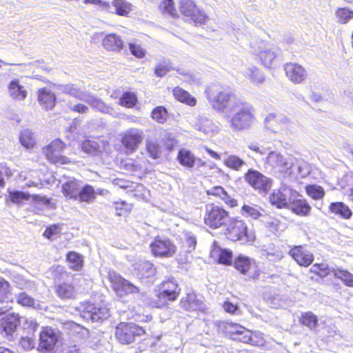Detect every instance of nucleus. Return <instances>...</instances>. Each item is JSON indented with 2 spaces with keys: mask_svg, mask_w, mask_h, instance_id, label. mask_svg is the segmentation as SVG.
Listing matches in <instances>:
<instances>
[{
  "mask_svg": "<svg viewBox=\"0 0 353 353\" xmlns=\"http://www.w3.org/2000/svg\"><path fill=\"white\" fill-rule=\"evenodd\" d=\"M205 94L213 109L220 112L233 110L239 101L234 93L221 90L219 85L215 84L208 86Z\"/></svg>",
  "mask_w": 353,
  "mask_h": 353,
  "instance_id": "f257e3e1",
  "label": "nucleus"
},
{
  "mask_svg": "<svg viewBox=\"0 0 353 353\" xmlns=\"http://www.w3.org/2000/svg\"><path fill=\"white\" fill-rule=\"evenodd\" d=\"M224 234L232 242L240 241L248 245H252L256 239L254 232L249 229L245 221L236 216H230L224 227Z\"/></svg>",
  "mask_w": 353,
  "mask_h": 353,
  "instance_id": "f03ea898",
  "label": "nucleus"
},
{
  "mask_svg": "<svg viewBox=\"0 0 353 353\" xmlns=\"http://www.w3.org/2000/svg\"><path fill=\"white\" fill-rule=\"evenodd\" d=\"M230 218V212L223 206L214 203L205 205L203 221L209 229L218 230L225 227Z\"/></svg>",
  "mask_w": 353,
  "mask_h": 353,
  "instance_id": "7ed1b4c3",
  "label": "nucleus"
},
{
  "mask_svg": "<svg viewBox=\"0 0 353 353\" xmlns=\"http://www.w3.org/2000/svg\"><path fill=\"white\" fill-rule=\"evenodd\" d=\"M181 288L177 282L172 280L163 281L156 290V298L151 301L154 307H167L169 303L174 302L181 294Z\"/></svg>",
  "mask_w": 353,
  "mask_h": 353,
  "instance_id": "20e7f679",
  "label": "nucleus"
},
{
  "mask_svg": "<svg viewBox=\"0 0 353 353\" xmlns=\"http://www.w3.org/2000/svg\"><path fill=\"white\" fill-rule=\"evenodd\" d=\"M66 148L67 145L61 139H54L43 146L41 152L49 163L56 166H61L70 165L72 163L70 158L63 154V152Z\"/></svg>",
  "mask_w": 353,
  "mask_h": 353,
  "instance_id": "39448f33",
  "label": "nucleus"
},
{
  "mask_svg": "<svg viewBox=\"0 0 353 353\" xmlns=\"http://www.w3.org/2000/svg\"><path fill=\"white\" fill-rule=\"evenodd\" d=\"M232 265L236 271L246 276L250 281L258 280L261 272L255 260L243 254L234 258Z\"/></svg>",
  "mask_w": 353,
  "mask_h": 353,
  "instance_id": "423d86ee",
  "label": "nucleus"
},
{
  "mask_svg": "<svg viewBox=\"0 0 353 353\" xmlns=\"http://www.w3.org/2000/svg\"><path fill=\"white\" fill-rule=\"evenodd\" d=\"M149 249L154 257L160 259L171 258L176 252V247L171 239L159 235L152 239Z\"/></svg>",
  "mask_w": 353,
  "mask_h": 353,
  "instance_id": "0eeeda50",
  "label": "nucleus"
},
{
  "mask_svg": "<svg viewBox=\"0 0 353 353\" xmlns=\"http://www.w3.org/2000/svg\"><path fill=\"white\" fill-rule=\"evenodd\" d=\"M179 9L183 16L195 25H204L209 19L208 16L198 7L194 0H179Z\"/></svg>",
  "mask_w": 353,
  "mask_h": 353,
  "instance_id": "6e6552de",
  "label": "nucleus"
},
{
  "mask_svg": "<svg viewBox=\"0 0 353 353\" xmlns=\"http://www.w3.org/2000/svg\"><path fill=\"white\" fill-rule=\"evenodd\" d=\"M111 287L118 296H125L130 294H141L144 296V293L140 292V288L128 280L124 279L120 274L115 272H110L108 276Z\"/></svg>",
  "mask_w": 353,
  "mask_h": 353,
  "instance_id": "1a4fd4ad",
  "label": "nucleus"
},
{
  "mask_svg": "<svg viewBox=\"0 0 353 353\" xmlns=\"http://www.w3.org/2000/svg\"><path fill=\"white\" fill-rule=\"evenodd\" d=\"M255 121L254 109L248 105H243L230 119V126L239 131L250 128Z\"/></svg>",
  "mask_w": 353,
  "mask_h": 353,
  "instance_id": "9d476101",
  "label": "nucleus"
},
{
  "mask_svg": "<svg viewBox=\"0 0 353 353\" xmlns=\"http://www.w3.org/2000/svg\"><path fill=\"white\" fill-rule=\"evenodd\" d=\"M243 177L245 182L259 193L267 194L272 188V179L256 170L248 169Z\"/></svg>",
  "mask_w": 353,
  "mask_h": 353,
  "instance_id": "9b49d317",
  "label": "nucleus"
},
{
  "mask_svg": "<svg viewBox=\"0 0 353 353\" xmlns=\"http://www.w3.org/2000/svg\"><path fill=\"white\" fill-rule=\"evenodd\" d=\"M143 138V132L141 129L129 128L121 134V147L126 154H132L139 149Z\"/></svg>",
  "mask_w": 353,
  "mask_h": 353,
  "instance_id": "f8f14e48",
  "label": "nucleus"
},
{
  "mask_svg": "<svg viewBox=\"0 0 353 353\" xmlns=\"http://www.w3.org/2000/svg\"><path fill=\"white\" fill-rule=\"evenodd\" d=\"M121 168L141 179L150 172V162L145 157L126 158L121 161Z\"/></svg>",
  "mask_w": 353,
  "mask_h": 353,
  "instance_id": "ddd939ff",
  "label": "nucleus"
},
{
  "mask_svg": "<svg viewBox=\"0 0 353 353\" xmlns=\"http://www.w3.org/2000/svg\"><path fill=\"white\" fill-rule=\"evenodd\" d=\"M83 315L93 321H103L110 316V310L104 303L86 302L83 307Z\"/></svg>",
  "mask_w": 353,
  "mask_h": 353,
  "instance_id": "4468645a",
  "label": "nucleus"
},
{
  "mask_svg": "<svg viewBox=\"0 0 353 353\" xmlns=\"http://www.w3.org/2000/svg\"><path fill=\"white\" fill-rule=\"evenodd\" d=\"M176 159L181 166L188 169H191L195 165L198 167L206 165L205 161L196 157L193 152L185 148L179 149Z\"/></svg>",
  "mask_w": 353,
  "mask_h": 353,
  "instance_id": "2eb2a0df",
  "label": "nucleus"
},
{
  "mask_svg": "<svg viewBox=\"0 0 353 353\" xmlns=\"http://www.w3.org/2000/svg\"><path fill=\"white\" fill-rule=\"evenodd\" d=\"M288 254L301 267H309L314 260L313 253L301 245L291 247Z\"/></svg>",
  "mask_w": 353,
  "mask_h": 353,
  "instance_id": "dca6fc26",
  "label": "nucleus"
},
{
  "mask_svg": "<svg viewBox=\"0 0 353 353\" xmlns=\"http://www.w3.org/2000/svg\"><path fill=\"white\" fill-rule=\"evenodd\" d=\"M208 196H213L222 200L229 208H233L238 206V201L232 197L228 192L221 185H215L205 191Z\"/></svg>",
  "mask_w": 353,
  "mask_h": 353,
  "instance_id": "f3484780",
  "label": "nucleus"
},
{
  "mask_svg": "<svg viewBox=\"0 0 353 353\" xmlns=\"http://www.w3.org/2000/svg\"><path fill=\"white\" fill-rule=\"evenodd\" d=\"M284 70L288 78L294 83H302L307 76L305 68L295 63H286Z\"/></svg>",
  "mask_w": 353,
  "mask_h": 353,
  "instance_id": "a211bd4d",
  "label": "nucleus"
},
{
  "mask_svg": "<svg viewBox=\"0 0 353 353\" xmlns=\"http://www.w3.org/2000/svg\"><path fill=\"white\" fill-rule=\"evenodd\" d=\"M233 340L248 343L252 345L260 346L264 344V339L261 332H229Z\"/></svg>",
  "mask_w": 353,
  "mask_h": 353,
  "instance_id": "6ab92c4d",
  "label": "nucleus"
},
{
  "mask_svg": "<svg viewBox=\"0 0 353 353\" xmlns=\"http://www.w3.org/2000/svg\"><path fill=\"white\" fill-rule=\"evenodd\" d=\"M61 332H40L38 349L41 351H51L60 343Z\"/></svg>",
  "mask_w": 353,
  "mask_h": 353,
  "instance_id": "aec40b11",
  "label": "nucleus"
},
{
  "mask_svg": "<svg viewBox=\"0 0 353 353\" xmlns=\"http://www.w3.org/2000/svg\"><path fill=\"white\" fill-rule=\"evenodd\" d=\"M37 100L39 105L44 110H52L56 105L55 94L48 88H41L37 90Z\"/></svg>",
  "mask_w": 353,
  "mask_h": 353,
  "instance_id": "412c9836",
  "label": "nucleus"
},
{
  "mask_svg": "<svg viewBox=\"0 0 353 353\" xmlns=\"http://www.w3.org/2000/svg\"><path fill=\"white\" fill-rule=\"evenodd\" d=\"M330 270L328 264L325 263H316L312 264L308 270L309 279L311 281L319 282L330 274Z\"/></svg>",
  "mask_w": 353,
  "mask_h": 353,
  "instance_id": "4be33fe9",
  "label": "nucleus"
},
{
  "mask_svg": "<svg viewBox=\"0 0 353 353\" xmlns=\"http://www.w3.org/2000/svg\"><path fill=\"white\" fill-rule=\"evenodd\" d=\"M101 45L108 51L120 52L124 47V42L119 34L110 33L103 38Z\"/></svg>",
  "mask_w": 353,
  "mask_h": 353,
  "instance_id": "5701e85b",
  "label": "nucleus"
},
{
  "mask_svg": "<svg viewBox=\"0 0 353 353\" xmlns=\"http://www.w3.org/2000/svg\"><path fill=\"white\" fill-rule=\"evenodd\" d=\"M54 292L61 299H74L77 296V290L72 282L59 283L54 286Z\"/></svg>",
  "mask_w": 353,
  "mask_h": 353,
  "instance_id": "b1692460",
  "label": "nucleus"
},
{
  "mask_svg": "<svg viewBox=\"0 0 353 353\" xmlns=\"http://www.w3.org/2000/svg\"><path fill=\"white\" fill-rule=\"evenodd\" d=\"M288 208L294 214L301 216H308L312 209L311 205L305 199H293L289 203Z\"/></svg>",
  "mask_w": 353,
  "mask_h": 353,
  "instance_id": "393cba45",
  "label": "nucleus"
},
{
  "mask_svg": "<svg viewBox=\"0 0 353 353\" xmlns=\"http://www.w3.org/2000/svg\"><path fill=\"white\" fill-rule=\"evenodd\" d=\"M134 270L141 279H145L153 277L156 274L157 268L150 261H143L136 265Z\"/></svg>",
  "mask_w": 353,
  "mask_h": 353,
  "instance_id": "a878e982",
  "label": "nucleus"
},
{
  "mask_svg": "<svg viewBox=\"0 0 353 353\" xmlns=\"http://www.w3.org/2000/svg\"><path fill=\"white\" fill-rule=\"evenodd\" d=\"M80 188V181L73 178L62 184L61 192L68 199L75 201Z\"/></svg>",
  "mask_w": 353,
  "mask_h": 353,
  "instance_id": "bb28decb",
  "label": "nucleus"
},
{
  "mask_svg": "<svg viewBox=\"0 0 353 353\" xmlns=\"http://www.w3.org/2000/svg\"><path fill=\"white\" fill-rule=\"evenodd\" d=\"M328 210L332 214L345 220L351 219L353 214L350 207L341 201L331 203Z\"/></svg>",
  "mask_w": 353,
  "mask_h": 353,
  "instance_id": "cd10ccee",
  "label": "nucleus"
},
{
  "mask_svg": "<svg viewBox=\"0 0 353 353\" xmlns=\"http://www.w3.org/2000/svg\"><path fill=\"white\" fill-rule=\"evenodd\" d=\"M8 90L11 98L16 101H23L28 95L27 90L17 79L12 80L9 83Z\"/></svg>",
  "mask_w": 353,
  "mask_h": 353,
  "instance_id": "c85d7f7f",
  "label": "nucleus"
},
{
  "mask_svg": "<svg viewBox=\"0 0 353 353\" xmlns=\"http://www.w3.org/2000/svg\"><path fill=\"white\" fill-rule=\"evenodd\" d=\"M97 198V192L94 188L90 184H85L80 188L75 201L79 203H91Z\"/></svg>",
  "mask_w": 353,
  "mask_h": 353,
  "instance_id": "c756f323",
  "label": "nucleus"
},
{
  "mask_svg": "<svg viewBox=\"0 0 353 353\" xmlns=\"http://www.w3.org/2000/svg\"><path fill=\"white\" fill-rule=\"evenodd\" d=\"M172 94L174 99L180 103L190 107H194L196 105V99L181 87H174L172 89Z\"/></svg>",
  "mask_w": 353,
  "mask_h": 353,
  "instance_id": "7c9ffc66",
  "label": "nucleus"
},
{
  "mask_svg": "<svg viewBox=\"0 0 353 353\" xmlns=\"http://www.w3.org/2000/svg\"><path fill=\"white\" fill-rule=\"evenodd\" d=\"M212 254L216 257L218 263L225 265H231L233 263V252L229 249L217 246L212 250Z\"/></svg>",
  "mask_w": 353,
  "mask_h": 353,
  "instance_id": "2f4dec72",
  "label": "nucleus"
},
{
  "mask_svg": "<svg viewBox=\"0 0 353 353\" xmlns=\"http://www.w3.org/2000/svg\"><path fill=\"white\" fill-rule=\"evenodd\" d=\"M70 268L75 272L81 271L83 268V256L75 251H69L65 256Z\"/></svg>",
  "mask_w": 353,
  "mask_h": 353,
  "instance_id": "473e14b6",
  "label": "nucleus"
},
{
  "mask_svg": "<svg viewBox=\"0 0 353 353\" xmlns=\"http://www.w3.org/2000/svg\"><path fill=\"white\" fill-rule=\"evenodd\" d=\"M19 142L26 149H33L37 145L34 134L30 129H23L19 134Z\"/></svg>",
  "mask_w": 353,
  "mask_h": 353,
  "instance_id": "72a5a7b5",
  "label": "nucleus"
},
{
  "mask_svg": "<svg viewBox=\"0 0 353 353\" xmlns=\"http://www.w3.org/2000/svg\"><path fill=\"white\" fill-rule=\"evenodd\" d=\"M299 322L301 325L311 330L316 329L319 325L318 316L311 311L301 313L299 318Z\"/></svg>",
  "mask_w": 353,
  "mask_h": 353,
  "instance_id": "f704fd0d",
  "label": "nucleus"
},
{
  "mask_svg": "<svg viewBox=\"0 0 353 353\" xmlns=\"http://www.w3.org/2000/svg\"><path fill=\"white\" fill-rule=\"evenodd\" d=\"M332 273L335 279L341 281L345 286L353 288V274L347 270L336 268L332 270Z\"/></svg>",
  "mask_w": 353,
  "mask_h": 353,
  "instance_id": "c9c22d12",
  "label": "nucleus"
},
{
  "mask_svg": "<svg viewBox=\"0 0 353 353\" xmlns=\"http://www.w3.org/2000/svg\"><path fill=\"white\" fill-rule=\"evenodd\" d=\"M269 201L279 209L288 208L289 205L286 196L280 190L273 191L269 196Z\"/></svg>",
  "mask_w": 353,
  "mask_h": 353,
  "instance_id": "e433bc0d",
  "label": "nucleus"
},
{
  "mask_svg": "<svg viewBox=\"0 0 353 353\" xmlns=\"http://www.w3.org/2000/svg\"><path fill=\"white\" fill-rule=\"evenodd\" d=\"M181 306L187 311L196 309L200 306V301L196 298V294L193 292H189L183 297L180 301Z\"/></svg>",
  "mask_w": 353,
  "mask_h": 353,
  "instance_id": "4c0bfd02",
  "label": "nucleus"
},
{
  "mask_svg": "<svg viewBox=\"0 0 353 353\" xmlns=\"http://www.w3.org/2000/svg\"><path fill=\"white\" fill-rule=\"evenodd\" d=\"M112 4L118 16L127 17L132 10V5L125 0H113Z\"/></svg>",
  "mask_w": 353,
  "mask_h": 353,
  "instance_id": "58836bf2",
  "label": "nucleus"
},
{
  "mask_svg": "<svg viewBox=\"0 0 353 353\" xmlns=\"http://www.w3.org/2000/svg\"><path fill=\"white\" fill-rule=\"evenodd\" d=\"M223 164L225 167L230 170L239 171L243 166L246 165V163L240 157L236 154H230L224 159Z\"/></svg>",
  "mask_w": 353,
  "mask_h": 353,
  "instance_id": "ea45409f",
  "label": "nucleus"
},
{
  "mask_svg": "<svg viewBox=\"0 0 353 353\" xmlns=\"http://www.w3.org/2000/svg\"><path fill=\"white\" fill-rule=\"evenodd\" d=\"M305 191L309 197L315 201L323 199L325 194L324 188L316 184L306 185Z\"/></svg>",
  "mask_w": 353,
  "mask_h": 353,
  "instance_id": "a19ab883",
  "label": "nucleus"
},
{
  "mask_svg": "<svg viewBox=\"0 0 353 353\" xmlns=\"http://www.w3.org/2000/svg\"><path fill=\"white\" fill-rule=\"evenodd\" d=\"M145 144V150L151 158L157 159L161 157V149L157 139H148Z\"/></svg>",
  "mask_w": 353,
  "mask_h": 353,
  "instance_id": "79ce46f5",
  "label": "nucleus"
},
{
  "mask_svg": "<svg viewBox=\"0 0 353 353\" xmlns=\"http://www.w3.org/2000/svg\"><path fill=\"white\" fill-rule=\"evenodd\" d=\"M11 286L4 278L0 277V303H12Z\"/></svg>",
  "mask_w": 353,
  "mask_h": 353,
  "instance_id": "37998d69",
  "label": "nucleus"
},
{
  "mask_svg": "<svg viewBox=\"0 0 353 353\" xmlns=\"http://www.w3.org/2000/svg\"><path fill=\"white\" fill-rule=\"evenodd\" d=\"M138 102L137 96L133 92H124L119 100V105L126 108H134Z\"/></svg>",
  "mask_w": 353,
  "mask_h": 353,
  "instance_id": "c03bdc74",
  "label": "nucleus"
},
{
  "mask_svg": "<svg viewBox=\"0 0 353 353\" xmlns=\"http://www.w3.org/2000/svg\"><path fill=\"white\" fill-rule=\"evenodd\" d=\"M130 54L138 59L143 58L146 54V50L142 43L138 39H132L128 43Z\"/></svg>",
  "mask_w": 353,
  "mask_h": 353,
  "instance_id": "a18cd8bd",
  "label": "nucleus"
},
{
  "mask_svg": "<svg viewBox=\"0 0 353 353\" xmlns=\"http://www.w3.org/2000/svg\"><path fill=\"white\" fill-rule=\"evenodd\" d=\"M113 205L116 214L119 216H128L133 209L132 203H127L123 200L115 201Z\"/></svg>",
  "mask_w": 353,
  "mask_h": 353,
  "instance_id": "49530a36",
  "label": "nucleus"
},
{
  "mask_svg": "<svg viewBox=\"0 0 353 353\" xmlns=\"http://www.w3.org/2000/svg\"><path fill=\"white\" fill-rule=\"evenodd\" d=\"M259 59L261 63L267 68H271L273 65V62L275 60L276 55L275 52L270 50L266 49L260 51L259 54Z\"/></svg>",
  "mask_w": 353,
  "mask_h": 353,
  "instance_id": "de8ad7c7",
  "label": "nucleus"
},
{
  "mask_svg": "<svg viewBox=\"0 0 353 353\" xmlns=\"http://www.w3.org/2000/svg\"><path fill=\"white\" fill-rule=\"evenodd\" d=\"M151 117L159 123H164L167 121L168 110L163 105H158L151 112Z\"/></svg>",
  "mask_w": 353,
  "mask_h": 353,
  "instance_id": "09e8293b",
  "label": "nucleus"
},
{
  "mask_svg": "<svg viewBox=\"0 0 353 353\" xmlns=\"http://www.w3.org/2000/svg\"><path fill=\"white\" fill-rule=\"evenodd\" d=\"M336 17L339 23L345 24L353 19V11L347 8H339L336 10Z\"/></svg>",
  "mask_w": 353,
  "mask_h": 353,
  "instance_id": "8fccbe9b",
  "label": "nucleus"
},
{
  "mask_svg": "<svg viewBox=\"0 0 353 353\" xmlns=\"http://www.w3.org/2000/svg\"><path fill=\"white\" fill-rule=\"evenodd\" d=\"M61 223H54L47 226L43 233V236L48 239L59 236L61 234Z\"/></svg>",
  "mask_w": 353,
  "mask_h": 353,
  "instance_id": "3c124183",
  "label": "nucleus"
},
{
  "mask_svg": "<svg viewBox=\"0 0 353 353\" xmlns=\"http://www.w3.org/2000/svg\"><path fill=\"white\" fill-rule=\"evenodd\" d=\"M241 214L245 217H250L253 219H257L262 216L259 208L246 204L242 205Z\"/></svg>",
  "mask_w": 353,
  "mask_h": 353,
  "instance_id": "603ef678",
  "label": "nucleus"
},
{
  "mask_svg": "<svg viewBox=\"0 0 353 353\" xmlns=\"http://www.w3.org/2000/svg\"><path fill=\"white\" fill-rule=\"evenodd\" d=\"M30 199V194L28 192L21 191H11L8 194V199L10 201L20 204L23 201H28Z\"/></svg>",
  "mask_w": 353,
  "mask_h": 353,
  "instance_id": "864d4df0",
  "label": "nucleus"
},
{
  "mask_svg": "<svg viewBox=\"0 0 353 353\" xmlns=\"http://www.w3.org/2000/svg\"><path fill=\"white\" fill-rule=\"evenodd\" d=\"M196 245V239L194 236L185 235L182 241L181 248L185 252L190 253L195 250Z\"/></svg>",
  "mask_w": 353,
  "mask_h": 353,
  "instance_id": "5fc2aeb1",
  "label": "nucleus"
},
{
  "mask_svg": "<svg viewBox=\"0 0 353 353\" xmlns=\"http://www.w3.org/2000/svg\"><path fill=\"white\" fill-rule=\"evenodd\" d=\"M163 13L168 14L172 17H177L178 14L173 0H163L161 4Z\"/></svg>",
  "mask_w": 353,
  "mask_h": 353,
  "instance_id": "6e6d98bb",
  "label": "nucleus"
},
{
  "mask_svg": "<svg viewBox=\"0 0 353 353\" xmlns=\"http://www.w3.org/2000/svg\"><path fill=\"white\" fill-rule=\"evenodd\" d=\"M148 192L145 187L139 183H134V185L129 192L132 193L133 197L137 199L145 198V193Z\"/></svg>",
  "mask_w": 353,
  "mask_h": 353,
  "instance_id": "4d7b16f0",
  "label": "nucleus"
},
{
  "mask_svg": "<svg viewBox=\"0 0 353 353\" xmlns=\"http://www.w3.org/2000/svg\"><path fill=\"white\" fill-rule=\"evenodd\" d=\"M81 148L86 153H94L98 151L99 145L94 141L86 139L82 141Z\"/></svg>",
  "mask_w": 353,
  "mask_h": 353,
  "instance_id": "13d9d810",
  "label": "nucleus"
},
{
  "mask_svg": "<svg viewBox=\"0 0 353 353\" xmlns=\"http://www.w3.org/2000/svg\"><path fill=\"white\" fill-rule=\"evenodd\" d=\"M17 302L19 305L27 307H34L35 305L34 299L26 292H21L18 295Z\"/></svg>",
  "mask_w": 353,
  "mask_h": 353,
  "instance_id": "bf43d9fd",
  "label": "nucleus"
},
{
  "mask_svg": "<svg viewBox=\"0 0 353 353\" xmlns=\"http://www.w3.org/2000/svg\"><path fill=\"white\" fill-rule=\"evenodd\" d=\"M135 332H115L117 339L122 344H130L134 340Z\"/></svg>",
  "mask_w": 353,
  "mask_h": 353,
  "instance_id": "052dcab7",
  "label": "nucleus"
},
{
  "mask_svg": "<svg viewBox=\"0 0 353 353\" xmlns=\"http://www.w3.org/2000/svg\"><path fill=\"white\" fill-rule=\"evenodd\" d=\"M134 183L135 182L121 178L114 179L113 181V184L115 186L123 190H126L128 193L131 191L133 185H134Z\"/></svg>",
  "mask_w": 353,
  "mask_h": 353,
  "instance_id": "680f3d73",
  "label": "nucleus"
},
{
  "mask_svg": "<svg viewBox=\"0 0 353 353\" xmlns=\"http://www.w3.org/2000/svg\"><path fill=\"white\" fill-rule=\"evenodd\" d=\"M197 129L205 134L212 131V121L207 118L200 119L197 123Z\"/></svg>",
  "mask_w": 353,
  "mask_h": 353,
  "instance_id": "e2e57ef3",
  "label": "nucleus"
},
{
  "mask_svg": "<svg viewBox=\"0 0 353 353\" xmlns=\"http://www.w3.org/2000/svg\"><path fill=\"white\" fill-rule=\"evenodd\" d=\"M36 344L35 339L33 334L30 333L27 336H22L20 340L21 346L26 350H29L34 347Z\"/></svg>",
  "mask_w": 353,
  "mask_h": 353,
  "instance_id": "0e129e2a",
  "label": "nucleus"
},
{
  "mask_svg": "<svg viewBox=\"0 0 353 353\" xmlns=\"http://www.w3.org/2000/svg\"><path fill=\"white\" fill-rule=\"evenodd\" d=\"M65 92L70 96H72L78 99H83V93L81 90L74 84H69L65 87Z\"/></svg>",
  "mask_w": 353,
  "mask_h": 353,
  "instance_id": "69168bd1",
  "label": "nucleus"
},
{
  "mask_svg": "<svg viewBox=\"0 0 353 353\" xmlns=\"http://www.w3.org/2000/svg\"><path fill=\"white\" fill-rule=\"evenodd\" d=\"M222 307L226 313H228L232 315H234L240 311L239 307L236 304H234L229 300H225L223 302Z\"/></svg>",
  "mask_w": 353,
  "mask_h": 353,
  "instance_id": "338daca9",
  "label": "nucleus"
},
{
  "mask_svg": "<svg viewBox=\"0 0 353 353\" xmlns=\"http://www.w3.org/2000/svg\"><path fill=\"white\" fill-rule=\"evenodd\" d=\"M163 144L168 151H172L177 144L175 137L170 133L167 134L163 139Z\"/></svg>",
  "mask_w": 353,
  "mask_h": 353,
  "instance_id": "774afa93",
  "label": "nucleus"
}]
</instances>
